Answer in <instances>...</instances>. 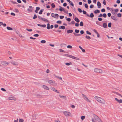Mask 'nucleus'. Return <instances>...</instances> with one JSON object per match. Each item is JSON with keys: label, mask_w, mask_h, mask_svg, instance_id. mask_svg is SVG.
<instances>
[{"label": "nucleus", "mask_w": 122, "mask_h": 122, "mask_svg": "<svg viewBox=\"0 0 122 122\" xmlns=\"http://www.w3.org/2000/svg\"><path fill=\"white\" fill-rule=\"evenodd\" d=\"M94 98L99 102L102 104H105V100L102 98L97 96L95 97Z\"/></svg>", "instance_id": "nucleus-1"}, {"label": "nucleus", "mask_w": 122, "mask_h": 122, "mask_svg": "<svg viewBox=\"0 0 122 122\" xmlns=\"http://www.w3.org/2000/svg\"><path fill=\"white\" fill-rule=\"evenodd\" d=\"M65 56L67 57H69L70 58H71L73 59H74L75 60H79L80 59L79 58L76 57H75L74 56H73L71 55H68L67 54H65Z\"/></svg>", "instance_id": "nucleus-2"}, {"label": "nucleus", "mask_w": 122, "mask_h": 122, "mask_svg": "<svg viewBox=\"0 0 122 122\" xmlns=\"http://www.w3.org/2000/svg\"><path fill=\"white\" fill-rule=\"evenodd\" d=\"M63 113L64 115L67 117H70L71 115V113L67 111H64Z\"/></svg>", "instance_id": "nucleus-3"}, {"label": "nucleus", "mask_w": 122, "mask_h": 122, "mask_svg": "<svg viewBox=\"0 0 122 122\" xmlns=\"http://www.w3.org/2000/svg\"><path fill=\"white\" fill-rule=\"evenodd\" d=\"M93 117L95 119L96 121H97L99 122H102L100 119L96 115H93Z\"/></svg>", "instance_id": "nucleus-4"}, {"label": "nucleus", "mask_w": 122, "mask_h": 122, "mask_svg": "<svg viewBox=\"0 0 122 122\" xmlns=\"http://www.w3.org/2000/svg\"><path fill=\"white\" fill-rule=\"evenodd\" d=\"M94 71L96 73H102L103 72L102 70L98 68H95L94 69Z\"/></svg>", "instance_id": "nucleus-5"}, {"label": "nucleus", "mask_w": 122, "mask_h": 122, "mask_svg": "<svg viewBox=\"0 0 122 122\" xmlns=\"http://www.w3.org/2000/svg\"><path fill=\"white\" fill-rule=\"evenodd\" d=\"M48 82L50 84H51L53 86H55L56 85L55 81L51 80H49L48 81Z\"/></svg>", "instance_id": "nucleus-6"}, {"label": "nucleus", "mask_w": 122, "mask_h": 122, "mask_svg": "<svg viewBox=\"0 0 122 122\" xmlns=\"http://www.w3.org/2000/svg\"><path fill=\"white\" fill-rule=\"evenodd\" d=\"M51 16L54 18L56 19L58 18L59 16V15L58 14H56L54 15L53 13H52L51 14Z\"/></svg>", "instance_id": "nucleus-7"}, {"label": "nucleus", "mask_w": 122, "mask_h": 122, "mask_svg": "<svg viewBox=\"0 0 122 122\" xmlns=\"http://www.w3.org/2000/svg\"><path fill=\"white\" fill-rule=\"evenodd\" d=\"M1 64L3 66H5L8 65L9 63L7 61H2L1 62Z\"/></svg>", "instance_id": "nucleus-8"}, {"label": "nucleus", "mask_w": 122, "mask_h": 122, "mask_svg": "<svg viewBox=\"0 0 122 122\" xmlns=\"http://www.w3.org/2000/svg\"><path fill=\"white\" fill-rule=\"evenodd\" d=\"M50 89L53 91L56 92L57 93H60V92L57 90L55 88L53 87H51Z\"/></svg>", "instance_id": "nucleus-9"}, {"label": "nucleus", "mask_w": 122, "mask_h": 122, "mask_svg": "<svg viewBox=\"0 0 122 122\" xmlns=\"http://www.w3.org/2000/svg\"><path fill=\"white\" fill-rule=\"evenodd\" d=\"M11 63L13 65L15 66H18V63L17 61H12L11 62Z\"/></svg>", "instance_id": "nucleus-10"}, {"label": "nucleus", "mask_w": 122, "mask_h": 122, "mask_svg": "<svg viewBox=\"0 0 122 122\" xmlns=\"http://www.w3.org/2000/svg\"><path fill=\"white\" fill-rule=\"evenodd\" d=\"M8 99L9 100H14V101H15L16 99L14 97H9Z\"/></svg>", "instance_id": "nucleus-11"}, {"label": "nucleus", "mask_w": 122, "mask_h": 122, "mask_svg": "<svg viewBox=\"0 0 122 122\" xmlns=\"http://www.w3.org/2000/svg\"><path fill=\"white\" fill-rule=\"evenodd\" d=\"M111 18L112 19L116 21H117L118 20V18H116L114 16H112Z\"/></svg>", "instance_id": "nucleus-12"}, {"label": "nucleus", "mask_w": 122, "mask_h": 122, "mask_svg": "<svg viewBox=\"0 0 122 122\" xmlns=\"http://www.w3.org/2000/svg\"><path fill=\"white\" fill-rule=\"evenodd\" d=\"M86 15L88 17H90L91 18H92L94 17V15L92 13H91L90 15L88 14H86Z\"/></svg>", "instance_id": "nucleus-13"}, {"label": "nucleus", "mask_w": 122, "mask_h": 122, "mask_svg": "<svg viewBox=\"0 0 122 122\" xmlns=\"http://www.w3.org/2000/svg\"><path fill=\"white\" fill-rule=\"evenodd\" d=\"M115 100L118 103H122V100L120 99L119 100L117 98H115Z\"/></svg>", "instance_id": "nucleus-14"}, {"label": "nucleus", "mask_w": 122, "mask_h": 122, "mask_svg": "<svg viewBox=\"0 0 122 122\" xmlns=\"http://www.w3.org/2000/svg\"><path fill=\"white\" fill-rule=\"evenodd\" d=\"M42 87L43 88L46 90H49V88L48 87L45 85H43L42 86Z\"/></svg>", "instance_id": "nucleus-15"}, {"label": "nucleus", "mask_w": 122, "mask_h": 122, "mask_svg": "<svg viewBox=\"0 0 122 122\" xmlns=\"http://www.w3.org/2000/svg\"><path fill=\"white\" fill-rule=\"evenodd\" d=\"M97 5L98 8H100L101 7V4L99 2H97Z\"/></svg>", "instance_id": "nucleus-16"}, {"label": "nucleus", "mask_w": 122, "mask_h": 122, "mask_svg": "<svg viewBox=\"0 0 122 122\" xmlns=\"http://www.w3.org/2000/svg\"><path fill=\"white\" fill-rule=\"evenodd\" d=\"M59 96L61 98L64 99L65 100L66 99V97L65 96H61L60 95H59Z\"/></svg>", "instance_id": "nucleus-17"}, {"label": "nucleus", "mask_w": 122, "mask_h": 122, "mask_svg": "<svg viewBox=\"0 0 122 122\" xmlns=\"http://www.w3.org/2000/svg\"><path fill=\"white\" fill-rule=\"evenodd\" d=\"M59 29H63L64 30L65 29V27L64 26H60L59 27Z\"/></svg>", "instance_id": "nucleus-18"}, {"label": "nucleus", "mask_w": 122, "mask_h": 122, "mask_svg": "<svg viewBox=\"0 0 122 122\" xmlns=\"http://www.w3.org/2000/svg\"><path fill=\"white\" fill-rule=\"evenodd\" d=\"M73 31V30H67V32L68 33H72Z\"/></svg>", "instance_id": "nucleus-19"}, {"label": "nucleus", "mask_w": 122, "mask_h": 122, "mask_svg": "<svg viewBox=\"0 0 122 122\" xmlns=\"http://www.w3.org/2000/svg\"><path fill=\"white\" fill-rule=\"evenodd\" d=\"M73 33L76 36H79L81 35V34H76V33L75 32H74Z\"/></svg>", "instance_id": "nucleus-20"}, {"label": "nucleus", "mask_w": 122, "mask_h": 122, "mask_svg": "<svg viewBox=\"0 0 122 122\" xmlns=\"http://www.w3.org/2000/svg\"><path fill=\"white\" fill-rule=\"evenodd\" d=\"M69 3H71L70 4L72 6H73L74 4L72 2H71V1L70 0H66Z\"/></svg>", "instance_id": "nucleus-21"}, {"label": "nucleus", "mask_w": 122, "mask_h": 122, "mask_svg": "<svg viewBox=\"0 0 122 122\" xmlns=\"http://www.w3.org/2000/svg\"><path fill=\"white\" fill-rule=\"evenodd\" d=\"M74 20L78 22H79L80 21L78 19V18L76 17L75 18Z\"/></svg>", "instance_id": "nucleus-22"}, {"label": "nucleus", "mask_w": 122, "mask_h": 122, "mask_svg": "<svg viewBox=\"0 0 122 122\" xmlns=\"http://www.w3.org/2000/svg\"><path fill=\"white\" fill-rule=\"evenodd\" d=\"M115 93L119 96V98H120V97H122V96L120 94L118 93L117 92H115Z\"/></svg>", "instance_id": "nucleus-23"}, {"label": "nucleus", "mask_w": 122, "mask_h": 122, "mask_svg": "<svg viewBox=\"0 0 122 122\" xmlns=\"http://www.w3.org/2000/svg\"><path fill=\"white\" fill-rule=\"evenodd\" d=\"M103 26L104 27L106 28L107 27V24L106 23H104L103 24Z\"/></svg>", "instance_id": "nucleus-24"}, {"label": "nucleus", "mask_w": 122, "mask_h": 122, "mask_svg": "<svg viewBox=\"0 0 122 122\" xmlns=\"http://www.w3.org/2000/svg\"><path fill=\"white\" fill-rule=\"evenodd\" d=\"M7 29L9 30H12L13 29L9 27V26H7Z\"/></svg>", "instance_id": "nucleus-25"}, {"label": "nucleus", "mask_w": 122, "mask_h": 122, "mask_svg": "<svg viewBox=\"0 0 122 122\" xmlns=\"http://www.w3.org/2000/svg\"><path fill=\"white\" fill-rule=\"evenodd\" d=\"M94 13L95 14H97V13H99L100 12V11L98 10H95L94 11Z\"/></svg>", "instance_id": "nucleus-26"}, {"label": "nucleus", "mask_w": 122, "mask_h": 122, "mask_svg": "<svg viewBox=\"0 0 122 122\" xmlns=\"http://www.w3.org/2000/svg\"><path fill=\"white\" fill-rule=\"evenodd\" d=\"M42 20L44 21H46L47 22H49L48 20L46 19L45 18H43Z\"/></svg>", "instance_id": "nucleus-27"}, {"label": "nucleus", "mask_w": 122, "mask_h": 122, "mask_svg": "<svg viewBox=\"0 0 122 122\" xmlns=\"http://www.w3.org/2000/svg\"><path fill=\"white\" fill-rule=\"evenodd\" d=\"M44 9H42L39 12V13L40 14H42V12H43V11L44 10Z\"/></svg>", "instance_id": "nucleus-28"}, {"label": "nucleus", "mask_w": 122, "mask_h": 122, "mask_svg": "<svg viewBox=\"0 0 122 122\" xmlns=\"http://www.w3.org/2000/svg\"><path fill=\"white\" fill-rule=\"evenodd\" d=\"M47 29L48 30L49 29H50V24L49 23H48L47 25Z\"/></svg>", "instance_id": "nucleus-29"}, {"label": "nucleus", "mask_w": 122, "mask_h": 122, "mask_svg": "<svg viewBox=\"0 0 122 122\" xmlns=\"http://www.w3.org/2000/svg\"><path fill=\"white\" fill-rule=\"evenodd\" d=\"M19 122H23L24 121V120L22 119H19Z\"/></svg>", "instance_id": "nucleus-30"}, {"label": "nucleus", "mask_w": 122, "mask_h": 122, "mask_svg": "<svg viewBox=\"0 0 122 122\" xmlns=\"http://www.w3.org/2000/svg\"><path fill=\"white\" fill-rule=\"evenodd\" d=\"M85 37L88 40H90L91 39V38L90 36H85Z\"/></svg>", "instance_id": "nucleus-31"}, {"label": "nucleus", "mask_w": 122, "mask_h": 122, "mask_svg": "<svg viewBox=\"0 0 122 122\" xmlns=\"http://www.w3.org/2000/svg\"><path fill=\"white\" fill-rule=\"evenodd\" d=\"M85 100H86L87 102H91V101L89 100L87 97L86 98V99H85Z\"/></svg>", "instance_id": "nucleus-32"}, {"label": "nucleus", "mask_w": 122, "mask_h": 122, "mask_svg": "<svg viewBox=\"0 0 122 122\" xmlns=\"http://www.w3.org/2000/svg\"><path fill=\"white\" fill-rule=\"evenodd\" d=\"M32 118L33 120L36 119V118L35 115H33L32 116Z\"/></svg>", "instance_id": "nucleus-33"}, {"label": "nucleus", "mask_w": 122, "mask_h": 122, "mask_svg": "<svg viewBox=\"0 0 122 122\" xmlns=\"http://www.w3.org/2000/svg\"><path fill=\"white\" fill-rule=\"evenodd\" d=\"M67 48L69 49H72V46L71 45L67 46Z\"/></svg>", "instance_id": "nucleus-34"}, {"label": "nucleus", "mask_w": 122, "mask_h": 122, "mask_svg": "<svg viewBox=\"0 0 122 122\" xmlns=\"http://www.w3.org/2000/svg\"><path fill=\"white\" fill-rule=\"evenodd\" d=\"M80 25L81 26H83V22L82 21H81L80 24Z\"/></svg>", "instance_id": "nucleus-35"}, {"label": "nucleus", "mask_w": 122, "mask_h": 122, "mask_svg": "<svg viewBox=\"0 0 122 122\" xmlns=\"http://www.w3.org/2000/svg\"><path fill=\"white\" fill-rule=\"evenodd\" d=\"M42 43H45L46 42V41L45 40H42L41 41Z\"/></svg>", "instance_id": "nucleus-36"}, {"label": "nucleus", "mask_w": 122, "mask_h": 122, "mask_svg": "<svg viewBox=\"0 0 122 122\" xmlns=\"http://www.w3.org/2000/svg\"><path fill=\"white\" fill-rule=\"evenodd\" d=\"M70 63H65V64L67 66H69L70 65H71V62H70Z\"/></svg>", "instance_id": "nucleus-37"}, {"label": "nucleus", "mask_w": 122, "mask_h": 122, "mask_svg": "<svg viewBox=\"0 0 122 122\" xmlns=\"http://www.w3.org/2000/svg\"><path fill=\"white\" fill-rule=\"evenodd\" d=\"M66 45V44H65L64 43H62L61 44L60 46L61 47H64Z\"/></svg>", "instance_id": "nucleus-38"}, {"label": "nucleus", "mask_w": 122, "mask_h": 122, "mask_svg": "<svg viewBox=\"0 0 122 122\" xmlns=\"http://www.w3.org/2000/svg\"><path fill=\"white\" fill-rule=\"evenodd\" d=\"M75 31L76 33H78L79 32V30L76 29L75 30Z\"/></svg>", "instance_id": "nucleus-39"}, {"label": "nucleus", "mask_w": 122, "mask_h": 122, "mask_svg": "<svg viewBox=\"0 0 122 122\" xmlns=\"http://www.w3.org/2000/svg\"><path fill=\"white\" fill-rule=\"evenodd\" d=\"M85 118V116H82L81 117V118L82 120H83Z\"/></svg>", "instance_id": "nucleus-40"}, {"label": "nucleus", "mask_w": 122, "mask_h": 122, "mask_svg": "<svg viewBox=\"0 0 122 122\" xmlns=\"http://www.w3.org/2000/svg\"><path fill=\"white\" fill-rule=\"evenodd\" d=\"M111 25L112 23L111 22L109 23L108 24V27H111Z\"/></svg>", "instance_id": "nucleus-41"}, {"label": "nucleus", "mask_w": 122, "mask_h": 122, "mask_svg": "<svg viewBox=\"0 0 122 122\" xmlns=\"http://www.w3.org/2000/svg\"><path fill=\"white\" fill-rule=\"evenodd\" d=\"M92 122H97L96 121L95 119L94 118H93L92 119Z\"/></svg>", "instance_id": "nucleus-42"}, {"label": "nucleus", "mask_w": 122, "mask_h": 122, "mask_svg": "<svg viewBox=\"0 0 122 122\" xmlns=\"http://www.w3.org/2000/svg\"><path fill=\"white\" fill-rule=\"evenodd\" d=\"M82 96L84 97V99L85 100V99H86V98L87 97L84 94H82Z\"/></svg>", "instance_id": "nucleus-43"}, {"label": "nucleus", "mask_w": 122, "mask_h": 122, "mask_svg": "<svg viewBox=\"0 0 122 122\" xmlns=\"http://www.w3.org/2000/svg\"><path fill=\"white\" fill-rule=\"evenodd\" d=\"M37 18V16L36 15V14H35L34 15V16L33 18V19H35L36 18Z\"/></svg>", "instance_id": "nucleus-44"}, {"label": "nucleus", "mask_w": 122, "mask_h": 122, "mask_svg": "<svg viewBox=\"0 0 122 122\" xmlns=\"http://www.w3.org/2000/svg\"><path fill=\"white\" fill-rule=\"evenodd\" d=\"M64 10V8H62V7H61V8H60L59 9V10L60 11H63Z\"/></svg>", "instance_id": "nucleus-45"}, {"label": "nucleus", "mask_w": 122, "mask_h": 122, "mask_svg": "<svg viewBox=\"0 0 122 122\" xmlns=\"http://www.w3.org/2000/svg\"><path fill=\"white\" fill-rule=\"evenodd\" d=\"M19 35V36L20 37L22 38H24V37L20 33H17Z\"/></svg>", "instance_id": "nucleus-46"}, {"label": "nucleus", "mask_w": 122, "mask_h": 122, "mask_svg": "<svg viewBox=\"0 0 122 122\" xmlns=\"http://www.w3.org/2000/svg\"><path fill=\"white\" fill-rule=\"evenodd\" d=\"M55 76L57 78H59V79L61 80H62V78H61V77H59L58 76Z\"/></svg>", "instance_id": "nucleus-47"}, {"label": "nucleus", "mask_w": 122, "mask_h": 122, "mask_svg": "<svg viewBox=\"0 0 122 122\" xmlns=\"http://www.w3.org/2000/svg\"><path fill=\"white\" fill-rule=\"evenodd\" d=\"M102 16L104 18H106L107 17V15L105 13H104L102 15Z\"/></svg>", "instance_id": "nucleus-48"}, {"label": "nucleus", "mask_w": 122, "mask_h": 122, "mask_svg": "<svg viewBox=\"0 0 122 122\" xmlns=\"http://www.w3.org/2000/svg\"><path fill=\"white\" fill-rule=\"evenodd\" d=\"M27 10L29 12H31L32 11V10L31 9H28Z\"/></svg>", "instance_id": "nucleus-49"}, {"label": "nucleus", "mask_w": 122, "mask_h": 122, "mask_svg": "<svg viewBox=\"0 0 122 122\" xmlns=\"http://www.w3.org/2000/svg\"><path fill=\"white\" fill-rule=\"evenodd\" d=\"M51 5L52 8H54L55 7V5L54 3H52L51 4Z\"/></svg>", "instance_id": "nucleus-50"}, {"label": "nucleus", "mask_w": 122, "mask_h": 122, "mask_svg": "<svg viewBox=\"0 0 122 122\" xmlns=\"http://www.w3.org/2000/svg\"><path fill=\"white\" fill-rule=\"evenodd\" d=\"M117 15L118 17H121V14L120 13H119L117 14Z\"/></svg>", "instance_id": "nucleus-51"}, {"label": "nucleus", "mask_w": 122, "mask_h": 122, "mask_svg": "<svg viewBox=\"0 0 122 122\" xmlns=\"http://www.w3.org/2000/svg\"><path fill=\"white\" fill-rule=\"evenodd\" d=\"M85 7L87 9H88V6L87 4H85Z\"/></svg>", "instance_id": "nucleus-52"}, {"label": "nucleus", "mask_w": 122, "mask_h": 122, "mask_svg": "<svg viewBox=\"0 0 122 122\" xmlns=\"http://www.w3.org/2000/svg\"><path fill=\"white\" fill-rule=\"evenodd\" d=\"M78 11L80 12L81 13L82 12V11L81 9L80 8H78Z\"/></svg>", "instance_id": "nucleus-53"}, {"label": "nucleus", "mask_w": 122, "mask_h": 122, "mask_svg": "<svg viewBox=\"0 0 122 122\" xmlns=\"http://www.w3.org/2000/svg\"><path fill=\"white\" fill-rule=\"evenodd\" d=\"M66 20L67 21H68L69 22H70L71 20V19L70 18H67L66 19Z\"/></svg>", "instance_id": "nucleus-54"}, {"label": "nucleus", "mask_w": 122, "mask_h": 122, "mask_svg": "<svg viewBox=\"0 0 122 122\" xmlns=\"http://www.w3.org/2000/svg\"><path fill=\"white\" fill-rule=\"evenodd\" d=\"M56 23L58 24H61V21L58 20L57 21Z\"/></svg>", "instance_id": "nucleus-55"}, {"label": "nucleus", "mask_w": 122, "mask_h": 122, "mask_svg": "<svg viewBox=\"0 0 122 122\" xmlns=\"http://www.w3.org/2000/svg\"><path fill=\"white\" fill-rule=\"evenodd\" d=\"M86 33L87 34H89V35H91V33L89 32L88 31H86Z\"/></svg>", "instance_id": "nucleus-56"}, {"label": "nucleus", "mask_w": 122, "mask_h": 122, "mask_svg": "<svg viewBox=\"0 0 122 122\" xmlns=\"http://www.w3.org/2000/svg\"><path fill=\"white\" fill-rule=\"evenodd\" d=\"M64 12L66 14H67L68 13V12L66 10H65L64 9L63 10Z\"/></svg>", "instance_id": "nucleus-57"}, {"label": "nucleus", "mask_w": 122, "mask_h": 122, "mask_svg": "<svg viewBox=\"0 0 122 122\" xmlns=\"http://www.w3.org/2000/svg\"><path fill=\"white\" fill-rule=\"evenodd\" d=\"M58 26V25L55 24L54 25V27L55 28H57Z\"/></svg>", "instance_id": "nucleus-58"}, {"label": "nucleus", "mask_w": 122, "mask_h": 122, "mask_svg": "<svg viewBox=\"0 0 122 122\" xmlns=\"http://www.w3.org/2000/svg\"><path fill=\"white\" fill-rule=\"evenodd\" d=\"M103 3L105 5H106V1L105 0H103Z\"/></svg>", "instance_id": "nucleus-59"}, {"label": "nucleus", "mask_w": 122, "mask_h": 122, "mask_svg": "<svg viewBox=\"0 0 122 122\" xmlns=\"http://www.w3.org/2000/svg\"><path fill=\"white\" fill-rule=\"evenodd\" d=\"M94 6L93 5H91L90 6V8H93Z\"/></svg>", "instance_id": "nucleus-60"}, {"label": "nucleus", "mask_w": 122, "mask_h": 122, "mask_svg": "<svg viewBox=\"0 0 122 122\" xmlns=\"http://www.w3.org/2000/svg\"><path fill=\"white\" fill-rule=\"evenodd\" d=\"M10 14L11 15H13V16H15V14L13 12L11 13H10Z\"/></svg>", "instance_id": "nucleus-61"}, {"label": "nucleus", "mask_w": 122, "mask_h": 122, "mask_svg": "<svg viewBox=\"0 0 122 122\" xmlns=\"http://www.w3.org/2000/svg\"><path fill=\"white\" fill-rule=\"evenodd\" d=\"M39 35L38 34H36L34 35L33 36L35 37H38Z\"/></svg>", "instance_id": "nucleus-62"}, {"label": "nucleus", "mask_w": 122, "mask_h": 122, "mask_svg": "<svg viewBox=\"0 0 122 122\" xmlns=\"http://www.w3.org/2000/svg\"><path fill=\"white\" fill-rule=\"evenodd\" d=\"M82 12L83 14H86V12L84 10L82 11Z\"/></svg>", "instance_id": "nucleus-63"}, {"label": "nucleus", "mask_w": 122, "mask_h": 122, "mask_svg": "<svg viewBox=\"0 0 122 122\" xmlns=\"http://www.w3.org/2000/svg\"><path fill=\"white\" fill-rule=\"evenodd\" d=\"M105 11V10L104 9H102L101 10V11L102 12H104Z\"/></svg>", "instance_id": "nucleus-64"}]
</instances>
